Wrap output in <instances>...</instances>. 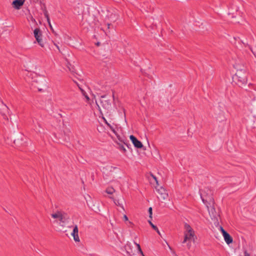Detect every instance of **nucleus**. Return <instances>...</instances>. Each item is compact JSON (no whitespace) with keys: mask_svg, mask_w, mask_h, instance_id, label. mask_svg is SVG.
I'll return each instance as SVG.
<instances>
[{"mask_svg":"<svg viewBox=\"0 0 256 256\" xmlns=\"http://www.w3.org/2000/svg\"><path fill=\"white\" fill-rule=\"evenodd\" d=\"M151 176L152 177V178L155 180L156 184H158V181L157 180L156 178L152 174Z\"/></svg>","mask_w":256,"mask_h":256,"instance_id":"24","label":"nucleus"},{"mask_svg":"<svg viewBox=\"0 0 256 256\" xmlns=\"http://www.w3.org/2000/svg\"><path fill=\"white\" fill-rule=\"evenodd\" d=\"M34 36L38 43V44L44 47V44L41 38L42 32L39 28H36L34 31Z\"/></svg>","mask_w":256,"mask_h":256,"instance_id":"6","label":"nucleus"},{"mask_svg":"<svg viewBox=\"0 0 256 256\" xmlns=\"http://www.w3.org/2000/svg\"><path fill=\"white\" fill-rule=\"evenodd\" d=\"M123 218H124V220L125 221H128V216H127L126 215H124V216H123Z\"/></svg>","mask_w":256,"mask_h":256,"instance_id":"26","label":"nucleus"},{"mask_svg":"<svg viewBox=\"0 0 256 256\" xmlns=\"http://www.w3.org/2000/svg\"><path fill=\"white\" fill-rule=\"evenodd\" d=\"M120 148L121 150H123L124 151H126V148H124V147L123 146H120Z\"/></svg>","mask_w":256,"mask_h":256,"instance_id":"30","label":"nucleus"},{"mask_svg":"<svg viewBox=\"0 0 256 256\" xmlns=\"http://www.w3.org/2000/svg\"><path fill=\"white\" fill-rule=\"evenodd\" d=\"M114 202L116 204L118 205V206H122V208H124L123 206H120V204L118 202H116L115 200H114Z\"/></svg>","mask_w":256,"mask_h":256,"instance_id":"29","label":"nucleus"},{"mask_svg":"<svg viewBox=\"0 0 256 256\" xmlns=\"http://www.w3.org/2000/svg\"><path fill=\"white\" fill-rule=\"evenodd\" d=\"M244 256H250V254L246 250H245L244 252Z\"/></svg>","mask_w":256,"mask_h":256,"instance_id":"28","label":"nucleus"},{"mask_svg":"<svg viewBox=\"0 0 256 256\" xmlns=\"http://www.w3.org/2000/svg\"><path fill=\"white\" fill-rule=\"evenodd\" d=\"M184 240L182 242V244H186V246L188 249H190L192 246V243L194 242L196 237L195 234H184Z\"/></svg>","mask_w":256,"mask_h":256,"instance_id":"2","label":"nucleus"},{"mask_svg":"<svg viewBox=\"0 0 256 256\" xmlns=\"http://www.w3.org/2000/svg\"><path fill=\"white\" fill-rule=\"evenodd\" d=\"M68 228H72V230L70 234L71 236L73 237L74 240L76 242H80V240L78 236V229L76 224L71 225L68 226Z\"/></svg>","mask_w":256,"mask_h":256,"instance_id":"3","label":"nucleus"},{"mask_svg":"<svg viewBox=\"0 0 256 256\" xmlns=\"http://www.w3.org/2000/svg\"><path fill=\"white\" fill-rule=\"evenodd\" d=\"M66 67L70 71L72 72V68L71 67V64H70V62H67Z\"/></svg>","mask_w":256,"mask_h":256,"instance_id":"18","label":"nucleus"},{"mask_svg":"<svg viewBox=\"0 0 256 256\" xmlns=\"http://www.w3.org/2000/svg\"><path fill=\"white\" fill-rule=\"evenodd\" d=\"M44 16H45L46 18L47 19L48 22H49V20H50V18H49V16H48V12L46 10H45L44 12Z\"/></svg>","mask_w":256,"mask_h":256,"instance_id":"20","label":"nucleus"},{"mask_svg":"<svg viewBox=\"0 0 256 256\" xmlns=\"http://www.w3.org/2000/svg\"><path fill=\"white\" fill-rule=\"evenodd\" d=\"M130 247V244H128L125 247V249L126 251L127 254H128L130 256H132V254H133L132 251L130 250L131 249Z\"/></svg>","mask_w":256,"mask_h":256,"instance_id":"13","label":"nucleus"},{"mask_svg":"<svg viewBox=\"0 0 256 256\" xmlns=\"http://www.w3.org/2000/svg\"><path fill=\"white\" fill-rule=\"evenodd\" d=\"M113 98H114V95H113Z\"/></svg>","mask_w":256,"mask_h":256,"instance_id":"34","label":"nucleus"},{"mask_svg":"<svg viewBox=\"0 0 256 256\" xmlns=\"http://www.w3.org/2000/svg\"><path fill=\"white\" fill-rule=\"evenodd\" d=\"M220 232H222V234H224V232H226L223 228L222 226H220Z\"/></svg>","mask_w":256,"mask_h":256,"instance_id":"22","label":"nucleus"},{"mask_svg":"<svg viewBox=\"0 0 256 256\" xmlns=\"http://www.w3.org/2000/svg\"><path fill=\"white\" fill-rule=\"evenodd\" d=\"M52 218H54L58 219L60 223H64L66 218V214L60 211H57L54 213H53L51 214Z\"/></svg>","mask_w":256,"mask_h":256,"instance_id":"4","label":"nucleus"},{"mask_svg":"<svg viewBox=\"0 0 256 256\" xmlns=\"http://www.w3.org/2000/svg\"><path fill=\"white\" fill-rule=\"evenodd\" d=\"M218 120L220 121L224 120L225 119L224 114V112H221L220 116H217Z\"/></svg>","mask_w":256,"mask_h":256,"instance_id":"15","label":"nucleus"},{"mask_svg":"<svg viewBox=\"0 0 256 256\" xmlns=\"http://www.w3.org/2000/svg\"><path fill=\"white\" fill-rule=\"evenodd\" d=\"M114 192V190L112 188H109L106 190V192L108 194H112Z\"/></svg>","mask_w":256,"mask_h":256,"instance_id":"16","label":"nucleus"},{"mask_svg":"<svg viewBox=\"0 0 256 256\" xmlns=\"http://www.w3.org/2000/svg\"><path fill=\"white\" fill-rule=\"evenodd\" d=\"M152 208L150 207L149 208H148V213H149V216L150 218H152Z\"/></svg>","mask_w":256,"mask_h":256,"instance_id":"19","label":"nucleus"},{"mask_svg":"<svg viewBox=\"0 0 256 256\" xmlns=\"http://www.w3.org/2000/svg\"><path fill=\"white\" fill-rule=\"evenodd\" d=\"M30 19L32 21H33V22H35V20L33 18V17L32 16H30Z\"/></svg>","mask_w":256,"mask_h":256,"instance_id":"32","label":"nucleus"},{"mask_svg":"<svg viewBox=\"0 0 256 256\" xmlns=\"http://www.w3.org/2000/svg\"><path fill=\"white\" fill-rule=\"evenodd\" d=\"M102 119L104 120L105 123L107 124V126L110 128L111 130L116 135L117 134L114 128L106 120L105 118L104 117L102 116Z\"/></svg>","mask_w":256,"mask_h":256,"instance_id":"12","label":"nucleus"},{"mask_svg":"<svg viewBox=\"0 0 256 256\" xmlns=\"http://www.w3.org/2000/svg\"><path fill=\"white\" fill-rule=\"evenodd\" d=\"M137 248H138V252L140 253V254L142 255V256H145L142 252V249L140 248V245L137 243H135Z\"/></svg>","mask_w":256,"mask_h":256,"instance_id":"17","label":"nucleus"},{"mask_svg":"<svg viewBox=\"0 0 256 256\" xmlns=\"http://www.w3.org/2000/svg\"><path fill=\"white\" fill-rule=\"evenodd\" d=\"M96 105H97V106H98V109L99 111H100V112H102V110H101V108H100V106L98 104L96 100Z\"/></svg>","mask_w":256,"mask_h":256,"instance_id":"27","label":"nucleus"},{"mask_svg":"<svg viewBox=\"0 0 256 256\" xmlns=\"http://www.w3.org/2000/svg\"><path fill=\"white\" fill-rule=\"evenodd\" d=\"M222 236H224L226 242L228 244H232V238L227 232H224V234H222Z\"/></svg>","mask_w":256,"mask_h":256,"instance_id":"11","label":"nucleus"},{"mask_svg":"<svg viewBox=\"0 0 256 256\" xmlns=\"http://www.w3.org/2000/svg\"><path fill=\"white\" fill-rule=\"evenodd\" d=\"M148 223L150 224V225L152 226V227L154 230H157V227L154 226L150 220H148Z\"/></svg>","mask_w":256,"mask_h":256,"instance_id":"21","label":"nucleus"},{"mask_svg":"<svg viewBox=\"0 0 256 256\" xmlns=\"http://www.w3.org/2000/svg\"><path fill=\"white\" fill-rule=\"evenodd\" d=\"M235 68L238 69L233 79L238 84L243 85L246 83L247 78L244 70L240 68L236 65L234 66Z\"/></svg>","mask_w":256,"mask_h":256,"instance_id":"1","label":"nucleus"},{"mask_svg":"<svg viewBox=\"0 0 256 256\" xmlns=\"http://www.w3.org/2000/svg\"><path fill=\"white\" fill-rule=\"evenodd\" d=\"M48 24H49V26H50V29H51L52 30H53V28H52V24H50V20H49V22H48Z\"/></svg>","mask_w":256,"mask_h":256,"instance_id":"31","label":"nucleus"},{"mask_svg":"<svg viewBox=\"0 0 256 256\" xmlns=\"http://www.w3.org/2000/svg\"><path fill=\"white\" fill-rule=\"evenodd\" d=\"M80 90L82 94L86 98L87 102H88L90 101V98L88 97V94H86V92L81 88H80Z\"/></svg>","mask_w":256,"mask_h":256,"instance_id":"14","label":"nucleus"},{"mask_svg":"<svg viewBox=\"0 0 256 256\" xmlns=\"http://www.w3.org/2000/svg\"><path fill=\"white\" fill-rule=\"evenodd\" d=\"M110 24H108V28H109V26H110Z\"/></svg>","mask_w":256,"mask_h":256,"instance_id":"35","label":"nucleus"},{"mask_svg":"<svg viewBox=\"0 0 256 256\" xmlns=\"http://www.w3.org/2000/svg\"><path fill=\"white\" fill-rule=\"evenodd\" d=\"M158 192L160 196V198L162 200H165L168 196V194L166 190L163 188L161 187L158 190Z\"/></svg>","mask_w":256,"mask_h":256,"instance_id":"8","label":"nucleus"},{"mask_svg":"<svg viewBox=\"0 0 256 256\" xmlns=\"http://www.w3.org/2000/svg\"><path fill=\"white\" fill-rule=\"evenodd\" d=\"M86 202L88 203V200H86Z\"/></svg>","mask_w":256,"mask_h":256,"instance_id":"36","label":"nucleus"},{"mask_svg":"<svg viewBox=\"0 0 256 256\" xmlns=\"http://www.w3.org/2000/svg\"><path fill=\"white\" fill-rule=\"evenodd\" d=\"M130 138L136 148H142L143 145L142 143L139 141L134 136L131 135L130 136Z\"/></svg>","mask_w":256,"mask_h":256,"instance_id":"7","label":"nucleus"},{"mask_svg":"<svg viewBox=\"0 0 256 256\" xmlns=\"http://www.w3.org/2000/svg\"><path fill=\"white\" fill-rule=\"evenodd\" d=\"M102 107L106 110H109L111 108V104L110 100L108 99L106 96H102L100 100Z\"/></svg>","mask_w":256,"mask_h":256,"instance_id":"5","label":"nucleus"},{"mask_svg":"<svg viewBox=\"0 0 256 256\" xmlns=\"http://www.w3.org/2000/svg\"><path fill=\"white\" fill-rule=\"evenodd\" d=\"M92 207H94V208L96 210H100L98 206H96V207L95 208V205L94 204H93L92 206Z\"/></svg>","mask_w":256,"mask_h":256,"instance_id":"25","label":"nucleus"},{"mask_svg":"<svg viewBox=\"0 0 256 256\" xmlns=\"http://www.w3.org/2000/svg\"><path fill=\"white\" fill-rule=\"evenodd\" d=\"M156 232H158V234L160 235V231L158 230V228H157V230H156Z\"/></svg>","mask_w":256,"mask_h":256,"instance_id":"33","label":"nucleus"},{"mask_svg":"<svg viewBox=\"0 0 256 256\" xmlns=\"http://www.w3.org/2000/svg\"><path fill=\"white\" fill-rule=\"evenodd\" d=\"M184 234H195L194 231L192 228L190 226V224L185 223L184 224Z\"/></svg>","mask_w":256,"mask_h":256,"instance_id":"9","label":"nucleus"},{"mask_svg":"<svg viewBox=\"0 0 256 256\" xmlns=\"http://www.w3.org/2000/svg\"><path fill=\"white\" fill-rule=\"evenodd\" d=\"M24 0H14L12 2V5L16 10H19L24 4Z\"/></svg>","mask_w":256,"mask_h":256,"instance_id":"10","label":"nucleus"},{"mask_svg":"<svg viewBox=\"0 0 256 256\" xmlns=\"http://www.w3.org/2000/svg\"><path fill=\"white\" fill-rule=\"evenodd\" d=\"M127 225L128 226H133L134 224L132 222L128 221Z\"/></svg>","mask_w":256,"mask_h":256,"instance_id":"23","label":"nucleus"}]
</instances>
